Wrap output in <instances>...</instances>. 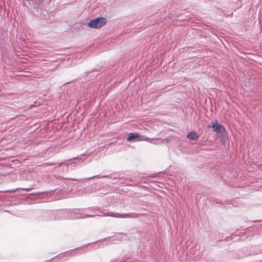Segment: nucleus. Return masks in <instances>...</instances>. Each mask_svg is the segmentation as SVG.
I'll return each instance as SVG.
<instances>
[{
    "label": "nucleus",
    "mask_w": 262,
    "mask_h": 262,
    "mask_svg": "<svg viewBox=\"0 0 262 262\" xmlns=\"http://www.w3.org/2000/svg\"><path fill=\"white\" fill-rule=\"evenodd\" d=\"M106 22V18L104 17H97L91 20L88 25L91 28L98 29L104 26Z\"/></svg>",
    "instance_id": "obj_1"
},
{
    "label": "nucleus",
    "mask_w": 262,
    "mask_h": 262,
    "mask_svg": "<svg viewBox=\"0 0 262 262\" xmlns=\"http://www.w3.org/2000/svg\"><path fill=\"white\" fill-rule=\"evenodd\" d=\"M207 127L212 128L213 132L217 134L226 132L225 127L222 125L219 124L217 120L212 121L210 124L207 125Z\"/></svg>",
    "instance_id": "obj_2"
},
{
    "label": "nucleus",
    "mask_w": 262,
    "mask_h": 262,
    "mask_svg": "<svg viewBox=\"0 0 262 262\" xmlns=\"http://www.w3.org/2000/svg\"><path fill=\"white\" fill-rule=\"evenodd\" d=\"M126 140L128 142H130L134 140H137V141H148L150 140V139L147 137L143 138V136H141L140 135L137 133H132L128 134V136Z\"/></svg>",
    "instance_id": "obj_3"
},
{
    "label": "nucleus",
    "mask_w": 262,
    "mask_h": 262,
    "mask_svg": "<svg viewBox=\"0 0 262 262\" xmlns=\"http://www.w3.org/2000/svg\"><path fill=\"white\" fill-rule=\"evenodd\" d=\"M199 137V135L194 131L189 132L187 135V138L192 140H197Z\"/></svg>",
    "instance_id": "obj_4"
},
{
    "label": "nucleus",
    "mask_w": 262,
    "mask_h": 262,
    "mask_svg": "<svg viewBox=\"0 0 262 262\" xmlns=\"http://www.w3.org/2000/svg\"><path fill=\"white\" fill-rule=\"evenodd\" d=\"M113 216H115V217H119V216H117V215H112Z\"/></svg>",
    "instance_id": "obj_5"
},
{
    "label": "nucleus",
    "mask_w": 262,
    "mask_h": 262,
    "mask_svg": "<svg viewBox=\"0 0 262 262\" xmlns=\"http://www.w3.org/2000/svg\"><path fill=\"white\" fill-rule=\"evenodd\" d=\"M24 190H28L29 189H24Z\"/></svg>",
    "instance_id": "obj_6"
}]
</instances>
